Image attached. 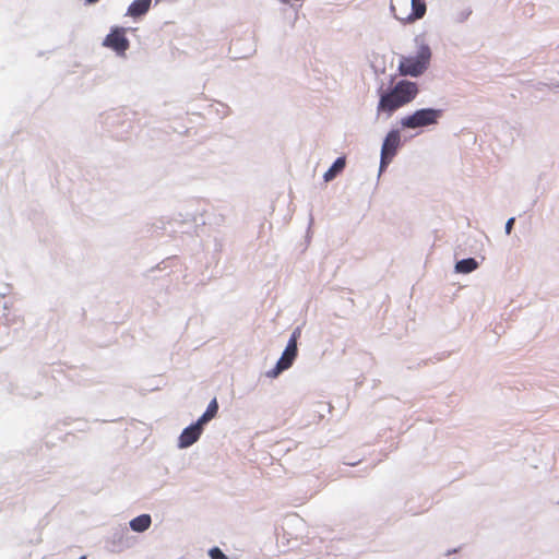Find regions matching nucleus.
Wrapping results in <instances>:
<instances>
[{"mask_svg": "<svg viewBox=\"0 0 559 559\" xmlns=\"http://www.w3.org/2000/svg\"><path fill=\"white\" fill-rule=\"evenodd\" d=\"M88 3H95L97 2L98 0H86Z\"/></svg>", "mask_w": 559, "mask_h": 559, "instance_id": "16", "label": "nucleus"}, {"mask_svg": "<svg viewBox=\"0 0 559 559\" xmlns=\"http://www.w3.org/2000/svg\"><path fill=\"white\" fill-rule=\"evenodd\" d=\"M282 1L285 2V3L288 2V0H282Z\"/></svg>", "mask_w": 559, "mask_h": 559, "instance_id": "18", "label": "nucleus"}, {"mask_svg": "<svg viewBox=\"0 0 559 559\" xmlns=\"http://www.w3.org/2000/svg\"><path fill=\"white\" fill-rule=\"evenodd\" d=\"M391 11L402 23H412L426 14L425 0H391Z\"/></svg>", "mask_w": 559, "mask_h": 559, "instance_id": "3", "label": "nucleus"}, {"mask_svg": "<svg viewBox=\"0 0 559 559\" xmlns=\"http://www.w3.org/2000/svg\"><path fill=\"white\" fill-rule=\"evenodd\" d=\"M431 50L427 45H420L416 55L402 56L399 62V72L402 75L418 76L429 66Z\"/></svg>", "mask_w": 559, "mask_h": 559, "instance_id": "2", "label": "nucleus"}, {"mask_svg": "<svg viewBox=\"0 0 559 559\" xmlns=\"http://www.w3.org/2000/svg\"><path fill=\"white\" fill-rule=\"evenodd\" d=\"M440 117V110L425 108L416 110L413 115L406 116L401 120L403 128L416 129L435 124Z\"/></svg>", "mask_w": 559, "mask_h": 559, "instance_id": "4", "label": "nucleus"}, {"mask_svg": "<svg viewBox=\"0 0 559 559\" xmlns=\"http://www.w3.org/2000/svg\"><path fill=\"white\" fill-rule=\"evenodd\" d=\"M218 412V403H217V400L216 399H213L205 413L198 419L200 421V424H203L205 425L206 423H209L211 419H213L216 414Z\"/></svg>", "mask_w": 559, "mask_h": 559, "instance_id": "12", "label": "nucleus"}, {"mask_svg": "<svg viewBox=\"0 0 559 559\" xmlns=\"http://www.w3.org/2000/svg\"><path fill=\"white\" fill-rule=\"evenodd\" d=\"M80 559H86V557H85V556H82Z\"/></svg>", "mask_w": 559, "mask_h": 559, "instance_id": "17", "label": "nucleus"}, {"mask_svg": "<svg viewBox=\"0 0 559 559\" xmlns=\"http://www.w3.org/2000/svg\"><path fill=\"white\" fill-rule=\"evenodd\" d=\"M211 559H229L218 547H213L209 550Z\"/></svg>", "mask_w": 559, "mask_h": 559, "instance_id": "14", "label": "nucleus"}, {"mask_svg": "<svg viewBox=\"0 0 559 559\" xmlns=\"http://www.w3.org/2000/svg\"><path fill=\"white\" fill-rule=\"evenodd\" d=\"M346 165L345 157H338L333 165L328 169V171L324 174V180L330 181L336 177L337 174L343 171Z\"/></svg>", "mask_w": 559, "mask_h": 559, "instance_id": "11", "label": "nucleus"}, {"mask_svg": "<svg viewBox=\"0 0 559 559\" xmlns=\"http://www.w3.org/2000/svg\"><path fill=\"white\" fill-rule=\"evenodd\" d=\"M152 0H134L128 8V15L138 17L145 14L151 7Z\"/></svg>", "mask_w": 559, "mask_h": 559, "instance_id": "9", "label": "nucleus"}, {"mask_svg": "<svg viewBox=\"0 0 559 559\" xmlns=\"http://www.w3.org/2000/svg\"><path fill=\"white\" fill-rule=\"evenodd\" d=\"M401 144V135L397 130L390 131L382 144L380 170H383L396 155Z\"/></svg>", "mask_w": 559, "mask_h": 559, "instance_id": "7", "label": "nucleus"}, {"mask_svg": "<svg viewBox=\"0 0 559 559\" xmlns=\"http://www.w3.org/2000/svg\"><path fill=\"white\" fill-rule=\"evenodd\" d=\"M299 335V330L293 332L284 353L282 354L275 368L270 372L272 377H276L278 373L288 369L293 365L297 356V338Z\"/></svg>", "mask_w": 559, "mask_h": 559, "instance_id": "5", "label": "nucleus"}, {"mask_svg": "<svg viewBox=\"0 0 559 559\" xmlns=\"http://www.w3.org/2000/svg\"><path fill=\"white\" fill-rule=\"evenodd\" d=\"M152 520L148 514H141L130 521V527L134 532L142 533L151 526Z\"/></svg>", "mask_w": 559, "mask_h": 559, "instance_id": "10", "label": "nucleus"}, {"mask_svg": "<svg viewBox=\"0 0 559 559\" xmlns=\"http://www.w3.org/2000/svg\"><path fill=\"white\" fill-rule=\"evenodd\" d=\"M419 92L418 85L408 80H400L389 90L380 94L378 103V114H386L391 116L397 109L412 103Z\"/></svg>", "mask_w": 559, "mask_h": 559, "instance_id": "1", "label": "nucleus"}, {"mask_svg": "<svg viewBox=\"0 0 559 559\" xmlns=\"http://www.w3.org/2000/svg\"><path fill=\"white\" fill-rule=\"evenodd\" d=\"M202 431L203 424H200L199 420L195 424L183 429L178 440L179 448L183 449L192 445L194 442L199 440Z\"/></svg>", "mask_w": 559, "mask_h": 559, "instance_id": "8", "label": "nucleus"}, {"mask_svg": "<svg viewBox=\"0 0 559 559\" xmlns=\"http://www.w3.org/2000/svg\"><path fill=\"white\" fill-rule=\"evenodd\" d=\"M478 266L477 262L473 258L463 259L459 261L455 265V269L460 273H469L476 270Z\"/></svg>", "mask_w": 559, "mask_h": 559, "instance_id": "13", "label": "nucleus"}, {"mask_svg": "<svg viewBox=\"0 0 559 559\" xmlns=\"http://www.w3.org/2000/svg\"><path fill=\"white\" fill-rule=\"evenodd\" d=\"M103 46L114 50L118 56H124L130 47L129 39L126 36V29L114 27L105 37Z\"/></svg>", "mask_w": 559, "mask_h": 559, "instance_id": "6", "label": "nucleus"}, {"mask_svg": "<svg viewBox=\"0 0 559 559\" xmlns=\"http://www.w3.org/2000/svg\"><path fill=\"white\" fill-rule=\"evenodd\" d=\"M513 224H514V218H510L507 224H506V231L507 234H510L511 233V229L513 227Z\"/></svg>", "mask_w": 559, "mask_h": 559, "instance_id": "15", "label": "nucleus"}]
</instances>
